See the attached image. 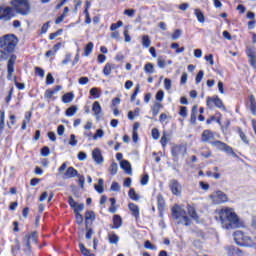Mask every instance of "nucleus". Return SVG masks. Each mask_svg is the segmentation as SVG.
<instances>
[{"label": "nucleus", "mask_w": 256, "mask_h": 256, "mask_svg": "<svg viewBox=\"0 0 256 256\" xmlns=\"http://www.w3.org/2000/svg\"><path fill=\"white\" fill-rule=\"evenodd\" d=\"M218 214L223 229H239L241 227V221L233 208L224 207Z\"/></svg>", "instance_id": "obj_1"}, {"label": "nucleus", "mask_w": 256, "mask_h": 256, "mask_svg": "<svg viewBox=\"0 0 256 256\" xmlns=\"http://www.w3.org/2000/svg\"><path fill=\"white\" fill-rule=\"evenodd\" d=\"M172 219L177 221L178 225H185L189 227L191 225V218L187 215V210L178 204H175L172 209Z\"/></svg>", "instance_id": "obj_2"}, {"label": "nucleus", "mask_w": 256, "mask_h": 256, "mask_svg": "<svg viewBox=\"0 0 256 256\" xmlns=\"http://www.w3.org/2000/svg\"><path fill=\"white\" fill-rule=\"evenodd\" d=\"M19 43V39L14 34H7L0 38V49L1 53L7 55V53H13L15 47Z\"/></svg>", "instance_id": "obj_3"}, {"label": "nucleus", "mask_w": 256, "mask_h": 256, "mask_svg": "<svg viewBox=\"0 0 256 256\" xmlns=\"http://www.w3.org/2000/svg\"><path fill=\"white\" fill-rule=\"evenodd\" d=\"M233 237L236 245H239L240 247H253V240L243 232L239 230L235 231Z\"/></svg>", "instance_id": "obj_4"}, {"label": "nucleus", "mask_w": 256, "mask_h": 256, "mask_svg": "<svg viewBox=\"0 0 256 256\" xmlns=\"http://www.w3.org/2000/svg\"><path fill=\"white\" fill-rule=\"evenodd\" d=\"M12 6L16 13H19L20 15H29L31 11L29 0H14L12 1Z\"/></svg>", "instance_id": "obj_5"}, {"label": "nucleus", "mask_w": 256, "mask_h": 256, "mask_svg": "<svg viewBox=\"0 0 256 256\" xmlns=\"http://www.w3.org/2000/svg\"><path fill=\"white\" fill-rule=\"evenodd\" d=\"M210 145L218 149V151H224V153H227V155H232V157H237V154L235 153V151H233V148L227 145L225 142L216 140V141L210 142Z\"/></svg>", "instance_id": "obj_6"}, {"label": "nucleus", "mask_w": 256, "mask_h": 256, "mask_svg": "<svg viewBox=\"0 0 256 256\" xmlns=\"http://www.w3.org/2000/svg\"><path fill=\"white\" fill-rule=\"evenodd\" d=\"M206 105L208 109H213V107H217L222 111H226L225 104H223V100L219 98V96L207 97L206 98Z\"/></svg>", "instance_id": "obj_7"}, {"label": "nucleus", "mask_w": 256, "mask_h": 256, "mask_svg": "<svg viewBox=\"0 0 256 256\" xmlns=\"http://www.w3.org/2000/svg\"><path fill=\"white\" fill-rule=\"evenodd\" d=\"M187 153V146L184 144L174 145L171 148V155L174 158V161H179V157H185Z\"/></svg>", "instance_id": "obj_8"}, {"label": "nucleus", "mask_w": 256, "mask_h": 256, "mask_svg": "<svg viewBox=\"0 0 256 256\" xmlns=\"http://www.w3.org/2000/svg\"><path fill=\"white\" fill-rule=\"evenodd\" d=\"M210 199L214 205H221V203H227V194L223 191H216L210 195Z\"/></svg>", "instance_id": "obj_9"}, {"label": "nucleus", "mask_w": 256, "mask_h": 256, "mask_svg": "<svg viewBox=\"0 0 256 256\" xmlns=\"http://www.w3.org/2000/svg\"><path fill=\"white\" fill-rule=\"evenodd\" d=\"M13 19V8L0 6V21H11Z\"/></svg>", "instance_id": "obj_10"}, {"label": "nucleus", "mask_w": 256, "mask_h": 256, "mask_svg": "<svg viewBox=\"0 0 256 256\" xmlns=\"http://www.w3.org/2000/svg\"><path fill=\"white\" fill-rule=\"evenodd\" d=\"M246 55L248 57V61L250 66L256 69V48L253 46L246 47Z\"/></svg>", "instance_id": "obj_11"}, {"label": "nucleus", "mask_w": 256, "mask_h": 256, "mask_svg": "<svg viewBox=\"0 0 256 256\" xmlns=\"http://www.w3.org/2000/svg\"><path fill=\"white\" fill-rule=\"evenodd\" d=\"M15 61H17V56L12 55L7 62V71H8L7 79L9 81L13 79V73H15Z\"/></svg>", "instance_id": "obj_12"}, {"label": "nucleus", "mask_w": 256, "mask_h": 256, "mask_svg": "<svg viewBox=\"0 0 256 256\" xmlns=\"http://www.w3.org/2000/svg\"><path fill=\"white\" fill-rule=\"evenodd\" d=\"M169 188L173 195H181V184L176 179L170 180Z\"/></svg>", "instance_id": "obj_13"}, {"label": "nucleus", "mask_w": 256, "mask_h": 256, "mask_svg": "<svg viewBox=\"0 0 256 256\" xmlns=\"http://www.w3.org/2000/svg\"><path fill=\"white\" fill-rule=\"evenodd\" d=\"M92 159L97 165H101V163L105 161V159L103 158V154H101V150L99 148H95L92 151Z\"/></svg>", "instance_id": "obj_14"}, {"label": "nucleus", "mask_w": 256, "mask_h": 256, "mask_svg": "<svg viewBox=\"0 0 256 256\" xmlns=\"http://www.w3.org/2000/svg\"><path fill=\"white\" fill-rule=\"evenodd\" d=\"M31 240L34 243H37V232H33L32 234H26L24 238L25 245L29 249V251H31Z\"/></svg>", "instance_id": "obj_15"}, {"label": "nucleus", "mask_w": 256, "mask_h": 256, "mask_svg": "<svg viewBox=\"0 0 256 256\" xmlns=\"http://www.w3.org/2000/svg\"><path fill=\"white\" fill-rule=\"evenodd\" d=\"M61 91V86L57 85L53 89H47L44 93V97L46 99H51L56 93H59Z\"/></svg>", "instance_id": "obj_16"}, {"label": "nucleus", "mask_w": 256, "mask_h": 256, "mask_svg": "<svg viewBox=\"0 0 256 256\" xmlns=\"http://www.w3.org/2000/svg\"><path fill=\"white\" fill-rule=\"evenodd\" d=\"M77 175H79V172H77V170L74 169L73 166H70L64 173V179H73V177H77Z\"/></svg>", "instance_id": "obj_17"}, {"label": "nucleus", "mask_w": 256, "mask_h": 256, "mask_svg": "<svg viewBox=\"0 0 256 256\" xmlns=\"http://www.w3.org/2000/svg\"><path fill=\"white\" fill-rule=\"evenodd\" d=\"M227 253L229 256H243V251L235 246L227 247Z\"/></svg>", "instance_id": "obj_18"}, {"label": "nucleus", "mask_w": 256, "mask_h": 256, "mask_svg": "<svg viewBox=\"0 0 256 256\" xmlns=\"http://www.w3.org/2000/svg\"><path fill=\"white\" fill-rule=\"evenodd\" d=\"M120 167H121V169H123L125 171V173H127V175H132L133 170L131 168V163H129V161L122 160L120 162Z\"/></svg>", "instance_id": "obj_19"}, {"label": "nucleus", "mask_w": 256, "mask_h": 256, "mask_svg": "<svg viewBox=\"0 0 256 256\" xmlns=\"http://www.w3.org/2000/svg\"><path fill=\"white\" fill-rule=\"evenodd\" d=\"M187 213L191 219H194V221H199V215L197 214V210H195V207L191 205H187Z\"/></svg>", "instance_id": "obj_20"}, {"label": "nucleus", "mask_w": 256, "mask_h": 256, "mask_svg": "<svg viewBox=\"0 0 256 256\" xmlns=\"http://www.w3.org/2000/svg\"><path fill=\"white\" fill-rule=\"evenodd\" d=\"M215 135L211 130H204L201 136L202 142L207 143L208 141H211V139H214Z\"/></svg>", "instance_id": "obj_21"}, {"label": "nucleus", "mask_w": 256, "mask_h": 256, "mask_svg": "<svg viewBox=\"0 0 256 256\" xmlns=\"http://www.w3.org/2000/svg\"><path fill=\"white\" fill-rule=\"evenodd\" d=\"M92 111H93L96 119H99V115H101V112L103 111V109L101 108V104H99V101H95L92 104Z\"/></svg>", "instance_id": "obj_22"}, {"label": "nucleus", "mask_w": 256, "mask_h": 256, "mask_svg": "<svg viewBox=\"0 0 256 256\" xmlns=\"http://www.w3.org/2000/svg\"><path fill=\"white\" fill-rule=\"evenodd\" d=\"M128 209H130L133 217H135L136 219H139V206H137V204L129 203Z\"/></svg>", "instance_id": "obj_23"}, {"label": "nucleus", "mask_w": 256, "mask_h": 256, "mask_svg": "<svg viewBox=\"0 0 256 256\" xmlns=\"http://www.w3.org/2000/svg\"><path fill=\"white\" fill-rule=\"evenodd\" d=\"M123 225V219H121V216L119 215H114L113 217V226L111 229H119Z\"/></svg>", "instance_id": "obj_24"}, {"label": "nucleus", "mask_w": 256, "mask_h": 256, "mask_svg": "<svg viewBox=\"0 0 256 256\" xmlns=\"http://www.w3.org/2000/svg\"><path fill=\"white\" fill-rule=\"evenodd\" d=\"M194 15L197 18V21L199 23H205V14L201 11V9H195Z\"/></svg>", "instance_id": "obj_25"}, {"label": "nucleus", "mask_w": 256, "mask_h": 256, "mask_svg": "<svg viewBox=\"0 0 256 256\" xmlns=\"http://www.w3.org/2000/svg\"><path fill=\"white\" fill-rule=\"evenodd\" d=\"M163 109V105L159 102H155L154 105L152 106V115L154 117H157L159 115V111Z\"/></svg>", "instance_id": "obj_26"}, {"label": "nucleus", "mask_w": 256, "mask_h": 256, "mask_svg": "<svg viewBox=\"0 0 256 256\" xmlns=\"http://www.w3.org/2000/svg\"><path fill=\"white\" fill-rule=\"evenodd\" d=\"M89 221H95V212L94 211H86V213H85L86 225H89Z\"/></svg>", "instance_id": "obj_27"}, {"label": "nucleus", "mask_w": 256, "mask_h": 256, "mask_svg": "<svg viewBox=\"0 0 256 256\" xmlns=\"http://www.w3.org/2000/svg\"><path fill=\"white\" fill-rule=\"evenodd\" d=\"M169 137H170L169 133L163 132V135L160 139V143H161L163 149H165V147H167V143H169Z\"/></svg>", "instance_id": "obj_28"}, {"label": "nucleus", "mask_w": 256, "mask_h": 256, "mask_svg": "<svg viewBox=\"0 0 256 256\" xmlns=\"http://www.w3.org/2000/svg\"><path fill=\"white\" fill-rule=\"evenodd\" d=\"M113 69H115V64L106 63V65L104 66V69H103V74L106 77H108V75L111 73V71H113Z\"/></svg>", "instance_id": "obj_29"}, {"label": "nucleus", "mask_w": 256, "mask_h": 256, "mask_svg": "<svg viewBox=\"0 0 256 256\" xmlns=\"http://www.w3.org/2000/svg\"><path fill=\"white\" fill-rule=\"evenodd\" d=\"M104 183H105V181L102 178H100L98 180V184H96L94 186V189H95V191H97V193L101 194V193H103V191H105V189L103 188Z\"/></svg>", "instance_id": "obj_30"}, {"label": "nucleus", "mask_w": 256, "mask_h": 256, "mask_svg": "<svg viewBox=\"0 0 256 256\" xmlns=\"http://www.w3.org/2000/svg\"><path fill=\"white\" fill-rule=\"evenodd\" d=\"M108 241L111 245H117V243H119V236L115 233H111L108 235Z\"/></svg>", "instance_id": "obj_31"}, {"label": "nucleus", "mask_w": 256, "mask_h": 256, "mask_svg": "<svg viewBox=\"0 0 256 256\" xmlns=\"http://www.w3.org/2000/svg\"><path fill=\"white\" fill-rule=\"evenodd\" d=\"M90 95L93 99H99V97H101V90L97 87L91 88Z\"/></svg>", "instance_id": "obj_32"}, {"label": "nucleus", "mask_w": 256, "mask_h": 256, "mask_svg": "<svg viewBox=\"0 0 256 256\" xmlns=\"http://www.w3.org/2000/svg\"><path fill=\"white\" fill-rule=\"evenodd\" d=\"M142 46L145 49H149V47H151V39L149 38V35L142 36Z\"/></svg>", "instance_id": "obj_33"}, {"label": "nucleus", "mask_w": 256, "mask_h": 256, "mask_svg": "<svg viewBox=\"0 0 256 256\" xmlns=\"http://www.w3.org/2000/svg\"><path fill=\"white\" fill-rule=\"evenodd\" d=\"M93 47H95L93 42H90L86 45L84 49V57H89L90 53H93Z\"/></svg>", "instance_id": "obj_34"}, {"label": "nucleus", "mask_w": 256, "mask_h": 256, "mask_svg": "<svg viewBox=\"0 0 256 256\" xmlns=\"http://www.w3.org/2000/svg\"><path fill=\"white\" fill-rule=\"evenodd\" d=\"M74 98H75V95L73 93L69 92L62 96V101L64 103H71V101H73Z\"/></svg>", "instance_id": "obj_35"}, {"label": "nucleus", "mask_w": 256, "mask_h": 256, "mask_svg": "<svg viewBox=\"0 0 256 256\" xmlns=\"http://www.w3.org/2000/svg\"><path fill=\"white\" fill-rule=\"evenodd\" d=\"M128 196L130 197V199H132V201H139V199H140L139 194H137V192H135L134 188H131L129 190Z\"/></svg>", "instance_id": "obj_36"}, {"label": "nucleus", "mask_w": 256, "mask_h": 256, "mask_svg": "<svg viewBox=\"0 0 256 256\" xmlns=\"http://www.w3.org/2000/svg\"><path fill=\"white\" fill-rule=\"evenodd\" d=\"M145 73H149L150 75L155 73V67L153 66V63H146L144 66Z\"/></svg>", "instance_id": "obj_37"}, {"label": "nucleus", "mask_w": 256, "mask_h": 256, "mask_svg": "<svg viewBox=\"0 0 256 256\" xmlns=\"http://www.w3.org/2000/svg\"><path fill=\"white\" fill-rule=\"evenodd\" d=\"M119 169V166L117 165L116 162H112L108 171L111 175H117V171Z\"/></svg>", "instance_id": "obj_38"}, {"label": "nucleus", "mask_w": 256, "mask_h": 256, "mask_svg": "<svg viewBox=\"0 0 256 256\" xmlns=\"http://www.w3.org/2000/svg\"><path fill=\"white\" fill-rule=\"evenodd\" d=\"M111 207L108 209L109 213H117V200L115 198H110Z\"/></svg>", "instance_id": "obj_39"}, {"label": "nucleus", "mask_w": 256, "mask_h": 256, "mask_svg": "<svg viewBox=\"0 0 256 256\" xmlns=\"http://www.w3.org/2000/svg\"><path fill=\"white\" fill-rule=\"evenodd\" d=\"M75 113H77V106H70L66 110V117H73V115H75Z\"/></svg>", "instance_id": "obj_40"}, {"label": "nucleus", "mask_w": 256, "mask_h": 256, "mask_svg": "<svg viewBox=\"0 0 256 256\" xmlns=\"http://www.w3.org/2000/svg\"><path fill=\"white\" fill-rule=\"evenodd\" d=\"M157 202H158V209H164L165 208V199L161 194L157 196Z\"/></svg>", "instance_id": "obj_41"}, {"label": "nucleus", "mask_w": 256, "mask_h": 256, "mask_svg": "<svg viewBox=\"0 0 256 256\" xmlns=\"http://www.w3.org/2000/svg\"><path fill=\"white\" fill-rule=\"evenodd\" d=\"M238 133H239V137H240L241 141H243V143H245V145H249V139H247V135H245L243 130L239 129Z\"/></svg>", "instance_id": "obj_42"}, {"label": "nucleus", "mask_w": 256, "mask_h": 256, "mask_svg": "<svg viewBox=\"0 0 256 256\" xmlns=\"http://www.w3.org/2000/svg\"><path fill=\"white\" fill-rule=\"evenodd\" d=\"M119 27H123V21L119 20L117 23H112L110 26V31H117Z\"/></svg>", "instance_id": "obj_43"}, {"label": "nucleus", "mask_w": 256, "mask_h": 256, "mask_svg": "<svg viewBox=\"0 0 256 256\" xmlns=\"http://www.w3.org/2000/svg\"><path fill=\"white\" fill-rule=\"evenodd\" d=\"M204 75H205V72L203 70H200L198 72V74L196 75V79H195L196 85H199V83H201V81H203Z\"/></svg>", "instance_id": "obj_44"}, {"label": "nucleus", "mask_w": 256, "mask_h": 256, "mask_svg": "<svg viewBox=\"0 0 256 256\" xmlns=\"http://www.w3.org/2000/svg\"><path fill=\"white\" fill-rule=\"evenodd\" d=\"M144 247L145 249H150L151 251H157V246L153 245L151 243V241L147 240L145 243H144Z\"/></svg>", "instance_id": "obj_45"}, {"label": "nucleus", "mask_w": 256, "mask_h": 256, "mask_svg": "<svg viewBox=\"0 0 256 256\" xmlns=\"http://www.w3.org/2000/svg\"><path fill=\"white\" fill-rule=\"evenodd\" d=\"M183 31H181V29H176L174 31V33L172 34V40L173 41H177V39H179V37H181Z\"/></svg>", "instance_id": "obj_46"}, {"label": "nucleus", "mask_w": 256, "mask_h": 256, "mask_svg": "<svg viewBox=\"0 0 256 256\" xmlns=\"http://www.w3.org/2000/svg\"><path fill=\"white\" fill-rule=\"evenodd\" d=\"M79 249H80L82 255H85V256L91 255L89 250L87 248H85V245H83V243L79 244Z\"/></svg>", "instance_id": "obj_47"}, {"label": "nucleus", "mask_w": 256, "mask_h": 256, "mask_svg": "<svg viewBox=\"0 0 256 256\" xmlns=\"http://www.w3.org/2000/svg\"><path fill=\"white\" fill-rule=\"evenodd\" d=\"M171 87H172L171 79L166 78L164 80V88L166 89V91H171Z\"/></svg>", "instance_id": "obj_48"}, {"label": "nucleus", "mask_w": 256, "mask_h": 256, "mask_svg": "<svg viewBox=\"0 0 256 256\" xmlns=\"http://www.w3.org/2000/svg\"><path fill=\"white\" fill-rule=\"evenodd\" d=\"M62 33H63V29H59V30H57L56 32L51 33V34L49 35L50 41H53V39H55V37H59V35H61Z\"/></svg>", "instance_id": "obj_49"}, {"label": "nucleus", "mask_w": 256, "mask_h": 256, "mask_svg": "<svg viewBox=\"0 0 256 256\" xmlns=\"http://www.w3.org/2000/svg\"><path fill=\"white\" fill-rule=\"evenodd\" d=\"M51 153V150L49 149V147L47 146H44L42 149H41V155L42 157H49V154Z\"/></svg>", "instance_id": "obj_50"}, {"label": "nucleus", "mask_w": 256, "mask_h": 256, "mask_svg": "<svg viewBox=\"0 0 256 256\" xmlns=\"http://www.w3.org/2000/svg\"><path fill=\"white\" fill-rule=\"evenodd\" d=\"M54 83H55V78H53V75H51V73L47 74L46 85H53Z\"/></svg>", "instance_id": "obj_51"}, {"label": "nucleus", "mask_w": 256, "mask_h": 256, "mask_svg": "<svg viewBox=\"0 0 256 256\" xmlns=\"http://www.w3.org/2000/svg\"><path fill=\"white\" fill-rule=\"evenodd\" d=\"M165 97V92H163V90H159L157 93H156V101H163Z\"/></svg>", "instance_id": "obj_52"}, {"label": "nucleus", "mask_w": 256, "mask_h": 256, "mask_svg": "<svg viewBox=\"0 0 256 256\" xmlns=\"http://www.w3.org/2000/svg\"><path fill=\"white\" fill-rule=\"evenodd\" d=\"M13 88L9 90L8 95L5 98V103H7V105H9V103H11V99H13Z\"/></svg>", "instance_id": "obj_53"}, {"label": "nucleus", "mask_w": 256, "mask_h": 256, "mask_svg": "<svg viewBox=\"0 0 256 256\" xmlns=\"http://www.w3.org/2000/svg\"><path fill=\"white\" fill-rule=\"evenodd\" d=\"M105 135V132H103V129L96 130V135L93 136L94 140H97Z\"/></svg>", "instance_id": "obj_54"}, {"label": "nucleus", "mask_w": 256, "mask_h": 256, "mask_svg": "<svg viewBox=\"0 0 256 256\" xmlns=\"http://www.w3.org/2000/svg\"><path fill=\"white\" fill-rule=\"evenodd\" d=\"M35 74L38 75V77H45V70H43V68L36 67Z\"/></svg>", "instance_id": "obj_55"}, {"label": "nucleus", "mask_w": 256, "mask_h": 256, "mask_svg": "<svg viewBox=\"0 0 256 256\" xmlns=\"http://www.w3.org/2000/svg\"><path fill=\"white\" fill-rule=\"evenodd\" d=\"M69 145H71V147H75L77 145L75 134L70 135Z\"/></svg>", "instance_id": "obj_56"}, {"label": "nucleus", "mask_w": 256, "mask_h": 256, "mask_svg": "<svg viewBox=\"0 0 256 256\" xmlns=\"http://www.w3.org/2000/svg\"><path fill=\"white\" fill-rule=\"evenodd\" d=\"M76 177H78V183L80 187L83 189L85 185V176L78 174Z\"/></svg>", "instance_id": "obj_57"}, {"label": "nucleus", "mask_w": 256, "mask_h": 256, "mask_svg": "<svg viewBox=\"0 0 256 256\" xmlns=\"http://www.w3.org/2000/svg\"><path fill=\"white\" fill-rule=\"evenodd\" d=\"M179 116L184 118L187 117V107L180 106Z\"/></svg>", "instance_id": "obj_58"}, {"label": "nucleus", "mask_w": 256, "mask_h": 256, "mask_svg": "<svg viewBox=\"0 0 256 256\" xmlns=\"http://www.w3.org/2000/svg\"><path fill=\"white\" fill-rule=\"evenodd\" d=\"M152 137L155 140H157V139H159V137H161V134L159 133V129H157V128L152 129Z\"/></svg>", "instance_id": "obj_59"}, {"label": "nucleus", "mask_w": 256, "mask_h": 256, "mask_svg": "<svg viewBox=\"0 0 256 256\" xmlns=\"http://www.w3.org/2000/svg\"><path fill=\"white\" fill-rule=\"evenodd\" d=\"M135 13H136L135 9L124 10V15H127V17H134Z\"/></svg>", "instance_id": "obj_60"}, {"label": "nucleus", "mask_w": 256, "mask_h": 256, "mask_svg": "<svg viewBox=\"0 0 256 256\" xmlns=\"http://www.w3.org/2000/svg\"><path fill=\"white\" fill-rule=\"evenodd\" d=\"M73 209H74V213L77 214V213L83 211V209H85V205L84 204H76V207H74Z\"/></svg>", "instance_id": "obj_61"}, {"label": "nucleus", "mask_w": 256, "mask_h": 256, "mask_svg": "<svg viewBox=\"0 0 256 256\" xmlns=\"http://www.w3.org/2000/svg\"><path fill=\"white\" fill-rule=\"evenodd\" d=\"M68 203L72 209H74V207H77V203L75 199H73V196L68 197Z\"/></svg>", "instance_id": "obj_62"}, {"label": "nucleus", "mask_w": 256, "mask_h": 256, "mask_svg": "<svg viewBox=\"0 0 256 256\" xmlns=\"http://www.w3.org/2000/svg\"><path fill=\"white\" fill-rule=\"evenodd\" d=\"M141 185H147L149 183V174H144L140 181Z\"/></svg>", "instance_id": "obj_63"}, {"label": "nucleus", "mask_w": 256, "mask_h": 256, "mask_svg": "<svg viewBox=\"0 0 256 256\" xmlns=\"http://www.w3.org/2000/svg\"><path fill=\"white\" fill-rule=\"evenodd\" d=\"M71 57H72L71 54H69V53L66 54V55H65V58L62 60V65H67V63H70Z\"/></svg>", "instance_id": "obj_64"}]
</instances>
